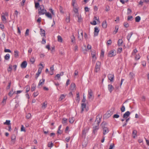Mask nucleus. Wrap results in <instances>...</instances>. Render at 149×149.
Here are the masks:
<instances>
[{"label":"nucleus","instance_id":"nucleus-34","mask_svg":"<svg viewBox=\"0 0 149 149\" xmlns=\"http://www.w3.org/2000/svg\"><path fill=\"white\" fill-rule=\"evenodd\" d=\"M12 66L10 64L8 65V68L7 69V71L8 72H10L12 70Z\"/></svg>","mask_w":149,"mask_h":149},{"label":"nucleus","instance_id":"nucleus-12","mask_svg":"<svg viewBox=\"0 0 149 149\" xmlns=\"http://www.w3.org/2000/svg\"><path fill=\"white\" fill-rule=\"evenodd\" d=\"M94 29V36H97L100 30L97 26L95 27Z\"/></svg>","mask_w":149,"mask_h":149},{"label":"nucleus","instance_id":"nucleus-5","mask_svg":"<svg viewBox=\"0 0 149 149\" xmlns=\"http://www.w3.org/2000/svg\"><path fill=\"white\" fill-rule=\"evenodd\" d=\"M88 98L91 100H93L94 99V96L93 93L91 89H89L88 90Z\"/></svg>","mask_w":149,"mask_h":149},{"label":"nucleus","instance_id":"nucleus-55","mask_svg":"<svg viewBox=\"0 0 149 149\" xmlns=\"http://www.w3.org/2000/svg\"><path fill=\"white\" fill-rule=\"evenodd\" d=\"M31 116V114L30 113H28L26 114V118L28 119Z\"/></svg>","mask_w":149,"mask_h":149},{"label":"nucleus","instance_id":"nucleus-26","mask_svg":"<svg viewBox=\"0 0 149 149\" xmlns=\"http://www.w3.org/2000/svg\"><path fill=\"white\" fill-rule=\"evenodd\" d=\"M8 15V14L7 13H3L2 15V19H6L7 16Z\"/></svg>","mask_w":149,"mask_h":149},{"label":"nucleus","instance_id":"nucleus-2","mask_svg":"<svg viewBox=\"0 0 149 149\" xmlns=\"http://www.w3.org/2000/svg\"><path fill=\"white\" fill-rule=\"evenodd\" d=\"M103 130V134L104 135L108 133L109 131L107 127V123L106 122H103L101 125Z\"/></svg>","mask_w":149,"mask_h":149},{"label":"nucleus","instance_id":"nucleus-32","mask_svg":"<svg viewBox=\"0 0 149 149\" xmlns=\"http://www.w3.org/2000/svg\"><path fill=\"white\" fill-rule=\"evenodd\" d=\"M25 88H26V93H27L30 90V86L29 85H27L26 86Z\"/></svg>","mask_w":149,"mask_h":149},{"label":"nucleus","instance_id":"nucleus-13","mask_svg":"<svg viewBox=\"0 0 149 149\" xmlns=\"http://www.w3.org/2000/svg\"><path fill=\"white\" fill-rule=\"evenodd\" d=\"M27 63L26 61H24L22 63L21 65V67L22 68H25L26 67Z\"/></svg>","mask_w":149,"mask_h":149},{"label":"nucleus","instance_id":"nucleus-33","mask_svg":"<svg viewBox=\"0 0 149 149\" xmlns=\"http://www.w3.org/2000/svg\"><path fill=\"white\" fill-rule=\"evenodd\" d=\"M10 58V54H7L4 56V58L6 60H8Z\"/></svg>","mask_w":149,"mask_h":149},{"label":"nucleus","instance_id":"nucleus-59","mask_svg":"<svg viewBox=\"0 0 149 149\" xmlns=\"http://www.w3.org/2000/svg\"><path fill=\"white\" fill-rule=\"evenodd\" d=\"M29 29H27L25 33V35L26 36H27L29 35Z\"/></svg>","mask_w":149,"mask_h":149},{"label":"nucleus","instance_id":"nucleus-49","mask_svg":"<svg viewBox=\"0 0 149 149\" xmlns=\"http://www.w3.org/2000/svg\"><path fill=\"white\" fill-rule=\"evenodd\" d=\"M122 50V48H121V47L119 48H118V49L117 53H120L121 52Z\"/></svg>","mask_w":149,"mask_h":149},{"label":"nucleus","instance_id":"nucleus-46","mask_svg":"<svg viewBox=\"0 0 149 149\" xmlns=\"http://www.w3.org/2000/svg\"><path fill=\"white\" fill-rule=\"evenodd\" d=\"M78 38L79 40L82 41L83 40V36L80 35V34H78Z\"/></svg>","mask_w":149,"mask_h":149},{"label":"nucleus","instance_id":"nucleus-41","mask_svg":"<svg viewBox=\"0 0 149 149\" xmlns=\"http://www.w3.org/2000/svg\"><path fill=\"white\" fill-rule=\"evenodd\" d=\"M14 92H13V89H12L8 93V95L10 97H11L12 96L13 94H14Z\"/></svg>","mask_w":149,"mask_h":149},{"label":"nucleus","instance_id":"nucleus-25","mask_svg":"<svg viewBox=\"0 0 149 149\" xmlns=\"http://www.w3.org/2000/svg\"><path fill=\"white\" fill-rule=\"evenodd\" d=\"M115 30L113 32V34H115L118 32V26H116L115 27Z\"/></svg>","mask_w":149,"mask_h":149},{"label":"nucleus","instance_id":"nucleus-11","mask_svg":"<svg viewBox=\"0 0 149 149\" xmlns=\"http://www.w3.org/2000/svg\"><path fill=\"white\" fill-rule=\"evenodd\" d=\"M130 113L129 111H127L123 114V117L126 119L130 116Z\"/></svg>","mask_w":149,"mask_h":149},{"label":"nucleus","instance_id":"nucleus-47","mask_svg":"<svg viewBox=\"0 0 149 149\" xmlns=\"http://www.w3.org/2000/svg\"><path fill=\"white\" fill-rule=\"evenodd\" d=\"M35 60L33 57L31 58L30 60V61L33 64L34 63Z\"/></svg>","mask_w":149,"mask_h":149},{"label":"nucleus","instance_id":"nucleus-51","mask_svg":"<svg viewBox=\"0 0 149 149\" xmlns=\"http://www.w3.org/2000/svg\"><path fill=\"white\" fill-rule=\"evenodd\" d=\"M49 11L52 13V15H54L55 13L54 12V10L52 8H50L49 9Z\"/></svg>","mask_w":149,"mask_h":149},{"label":"nucleus","instance_id":"nucleus-43","mask_svg":"<svg viewBox=\"0 0 149 149\" xmlns=\"http://www.w3.org/2000/svg\"><path fill=\"white\" fill-rule=\"evenodd\" d=\"M11 139L12 141L15 140L16 139V136L14 134L12 135L11 137Z\"/></svg>","mask_w":149,"mask_h":149},{"label":"nucleus","instance_id":"nucleus-8","mask_svg":"<svg viewBox=\"0 0 149 149\" xmlns=\"http://www.w3.org/2000/svg\"><path fill=\"white\" fill-rule=\"evenodd\" d=\"M91 54L93 58V62L95 63L96 60L97 59V58L95 56V52L94 50L91 51Z\"/></svg>","mask_w":149,"mask_h":149},{"label":"nucleus","instance_id":"nucleus-39","mask_svg":"<svg viewBox=\"0 0 149 149\" xmlns=\"http://www.w3.org/2000/svg\"><path fill=\"white\" fill-rule=\"evenodd\" d=\"M4 125H10V120H6L5 122L4 123Z\"/></svg>","mask_w":149,"mask_h":149},{"label":"nucleus","instance_id":"nucleus-44","mask_svg":"<svg viewBox=\"0 0 149 149\" xmlns=\"http://www.w3.org/2000/svg\"><path fill=\"white\" fill-rule=\"evenodd\" d=\"M68 120L65 118H63L62 120V123L65 124L67 123Z\"/></svg>","mask_w":149,"mask_h":149},{"label":"nucleus","instance_id":"nucleus-7","mask_svg":"<svg viewBox=\"0 0 149 149\" xmlns=\"http://www.w3.org/2000/svg\"><path fill=\"white\" fill-rule=\"evenodd\" d=\"M116 54V52L115 50H112L110 51L108 54V56L109 57H112L114 56Z\"/></svg>","mask_w":149,"mask_h":149},{"label":"nucleus","instance_id":"nucleus-56","mask_svg":"<svg viewBox=\"0 0 149 149\" xmlns=\"http://www.w3.org/2000/svg\"><path fill=\"white\" fill-rule=\"evenodd\" d=\"M60 11L62 13H63V8L61 6H60V8H59Z\"/></svg>","mask_w":149,"mask_h":149},{"label":"nucleus","instance_id":"nucleus-61","mask_svg":"<svg viewBox=\"0 0 149 149\" xmlns=\"http://www.w3.org/2000/svg\"><path fill=\"white\" fill-rule=\"evenodd\" d=\"M4 52H9L11 53V51L10 50L8 49H6L4 50Z\"/></svg>","mask_w":149,"mask_h":149},{"label":"nucleus","instance_id":"nucleus-14","mask_svg":"<svg viewBox=\"0 0 149 149\" xmlns=\"http://www.w3.org/2000/svg\"><path fill=\"white\" fill-rule=\"evenodd\" d=\"M114 88L111 84H109L108 85V89L110 92L111 93L114 89Z\"/></svg>","mask_w":149,"mask_h":149},{"label":"nucleus","instance_id":"nucleus-6","mask_svg":"<svg viewBox=\"0 0 149 149\" xmlns=\"http://www.w3.org/2000/svg\"><path fill=\"white\" fill-rule=\"evenodd\" d=\"M101 63L100 62L98 61L96 63L95 68V72L97 73L99 71L100 68Z\"/></svg>","mask_w":149,"mask_h":149},{"label":"nucleus","instance_id":"nucleus-45","mask_svg":"<svg viewBox=\"0 0 149 149\" xmlns=\"http://www.w3.org/2000/svg\"><path fill=\"white\" fill-rule=\"evenodd\" d=\"M53 146V144L52 142H49L48 144V146L49 147L52 148Z\"/></svg>","mask_w":149,"mask_h":149},{"label":"nucleus","instance_id":"nucleus-52","mask_svg":"<svg viewBox=\"0 0 149 149\" xmlns=\"http://www.w3.org/2000/svg\"><path fill=\"white\" fill-rule=\"evenodd\" d=\"M21 131H24V132H26V130L23 125H22L21 126Z\"/></svg>","mask_w":149,"mask_h":149},{"label":"nucleus","instance_id":"nucleus-19","mask_svg":"<svg viewBox=\"0 0 149 149\" xmlns=\"http://www.w3.org/2000/svg\"><path fill=\"white\" fill-rule=\"evenodd\" d=\"M137 131L136 130H134L132 132V136L133 138H135L137 136Z\"/></svg>","mask_w":149,"mask_h":149},{"label":"nucleus","instance_id":"nucleus-48","mask_svg":"<svg viewBox=\"0 0 149 149\" xmlns=\"http://www.w3.org/2000/svg\"><path fill=\"white\" fill-rule=\"evenodd\" d=\"M62 74H57L56 76V77L58 79L59 78H60V76L61 75H63V72H62Z\"/></svg>","mask_w":149,"mask_h":149},{"label":"nucleus","instance_id":"nucleus-40","mask_svg":"<svg viewBox=\"0 0 149 149\" xmlns=\"http://www.w3.org/2000/svg\"><path fill=\"white\" fill-rule=\"evenodd\" d=\"M137 50L136 48L132 52V55H134L137 52Z\"/></svg>","mask_w":149,"mask_h":149},{"label":"nucleus","instance_id":"nucleus-42","mask_svg":"<svg viewBox=\"0 0 149 149\" xmlns=\"http://www.w3.org/2000/svg\"><path fill=\"white\" fill-rule=\"evenodd\" d=\"M44 67L42 66V67H40L38 68V72L40 74L42 70V69Z\"/></svg>","mask_w":149,"mask_h":149},{"label":"nucleus","instance_id":"nucleus-30","mask_svg":"<svg viewBox=\"0 0 149 149\" xmlns=\"http://www.w3.org/2000/svg\"><path fill=\"white\" fill-rule=\"evenodd\" d=\"M88 129H84L82 131V134L83 135H84V136H85L86 133L88 132Z\"/></svg>","mask_w":149,"mask_h":149},{"label":"nucleus","instance_id":"nucleus-23","mask_svg":"<svg viewBox=\"0 0 149 149\" xmlns=\"http://www.w3.org/2000/svg\"><path fill=\"white\" fill-rule=\"evenodd\" d=\"M133 34V33L132 32H131L130 33L128 34L127 36V39L128 41V42H129L130 39Z\"/></svg>","mask_w":149,"mask_h":149},{"label":"nucleus","instance_id":"nucleus-27","mask_svg":"<svg viewBox=\"0 0 149 149\" xmlns=\"http://www.w3.org/2000/svg\"><path fill=\"white\" fill-rule=\"evenodd\" d=\"M74 117H72L69 118V121L70 123H72L74 121Z\"/></svg>","mask_w":149,"mask_h":149},{"label":"nucleus","instance_id":"nucleus-17","mask_svg":"<svg viewBox=\"0 0 149 149\" xmlns=\"http://www.w3.org/2000/svg\"><path fill=\"white\" fill-rule=\"evenodd\" d=\"M72 5L73 7H76L78 6L76 0H72Z\"/></svg>","mask_w":149,"mask_h":149},{"label":"nucleus","instance_id":"nucleus-10","mask_svg":"<svg viewBox=\"0 0 149 149\" xmlns=\"http://www.w3.org/2000/svg\"><path fill=\"white\" fill-rule=\"evenodd\" d=\"M108 79L110 80V81L112 82L114 80V75L112 74H109L108 76Z\"/></svg>","mask_w":149,"mask_h":149},{"label":"nucleus","instance_id":"nucleus-58","mask_svg":"<svg viewBox=\"0 0 149 149\" xmlns=\"http://www.w3.org/2000/svg\"><path fill=\"white\" fill-rule=\"evenodd\" d=\"M119 117V116L117 114H114L113 116V118H118Z\"/></svg>","mask_w":149,"mask_h":149},{"label":"nucleus","instance_id":"nucleus-20","mask_svg":"<svg viewBox=\"0 0 149 149\" xmlns=\"http://www.w3.org/2000/svg\"><path fill=\"white\" fill-rule=\"evenodd\" d=\"M86 104L84 103H82L81 104V112H83V111H84V109L86 108Z\"/></svg>","mask_w":149,"mask_h":149},{"label":"nucleus","instance_id":"nucleus-29","mask_svg":"<svg viewBox=\"0 0 149 149\" xmlns=\"http://www.w3.org/2000/svg\"><path fill=\"white\" fill-rule=\"evenodd\" d=\"M45 15L49 18H52V15L50 14V13L49 12H46L45 13Z\"/></svg>","mask_w":149,"mask_h":149},{"label":"nucleus","instance_id":"nucleus-54","mask_svg":"<svg viewBox=\"0 0 149 149\" xmlns=\"http://www.w3.org/2000/svg\"><path fill=\"white\" fill-rule=\"evenodd\" d=\"M114 146V144L113 143L111 144L109 148V149H113Z\"/></svg>","mask_w":149,"mask_h":149},{"label":"nucleus","instance_id":"nucleus-15","mask_svg":"<svg viewBox=\"0 0 149 149\" xmlns=\"http://www.w3.org/2000/svg\"><path fill=\"white\" fill-rule=\"evenodd\" d=\"M47 102L46 101H45L42 104V106L41 108L42 109H45L47 106Z\"/></svg>","mask_w":149,"mask_h":149},{"label":"nucleus","instance_id":"nucleus-24","mask_svg":"<svg viewBox=\"0 0 149 149\" xmlns=\"http://www.w3.org/2000/svg\"><path fill=\"white\" fill-rule=\"evenodd\" d=\"M71 39V42L73 43H75V37H74L73 34L70 37Z\"/></svg>","mask_w":149,"mask_h":149},{"label":"nucleus","instance_id":"nucleus-21","mask_svg":"<svg viewBox=\"0 0 149 149\" xmlns=\"http://www.w3.org/2000/svg\"><path fill=\"white\" fill-rule=\"evenodd\" d=\"M102 27L104 29H105L107 28V23L106 21H104L102 23Z\"/></svg>","mask_w":149,"mask_h":149},{"label":"nucleus","instance_id":"nucleus-37","mask_svg":"<svg viewBox=\"0 0 149 149\" xmlns=\"http://www.w3.org/2000/svg\"><path fill=\"white\" fill-rule=\"evenodd\" d=\"M58 40V42H62L63 41L62 38L60 36H57Z\"/></svg>","mask_w":149,"mask_h":149},{"label":"nucleus","instance_id":"nucleus-36","mask_svg":"<svg viewBox=\"0 0 149 149\" xmlns=\"http://www.w3.org/2000/svg\"><path fill=\"white\" fill-rule=\"evenodd\" d=\"M78 34H80V35L83 36V32L81 29L78 30Z\"/></svg>","mask_w":149,"mask_h":149},{"label":"nucleus","instance_id":"nucleus-3","mask_svg":"<svg viewBox=\"0 0 149 149\" xmlns=\"http://www.w3.org/2000/svg\"><path fill=\"white\" fill-rule=\"evenodd\" d=\"M79 7L78 6L76 7H73V11L74 13V17L75 18H77V19H81V16L78 13V9Z\"/></svg>","mask_w":149,"mask_h":149},{"label":"nucleus","instance_id":"nucleus-35","mask_svg":"<svg viewBox=\"0 0 149 149\" xmlns=\"http://www.w3.org/2000/svg\"><path fill=\"white\" fill-rule=\"evenodd\" d=\"M36 85L34 84H32L31 89V91H33L35 90L36 89Z\"/></svg>","mask_w":149,"mask_h":149},{"label":"nucleus","instance_id":"nucleus-31","mask_svg":"<svg viewBox=\"0 0 149 149\" xmlns=\"http://www.w3.org/2000/svg\"><path fill=\"white\" fill-rule=\"evenodd\" d=\"M123 43V41L121 39H119L118 40V45L119 46H120L122 45V43Z\"/></svg>","mask_w":149,"mask_h":149},{"label":"nucleus","instance_id":"nucleus-9","mask_svg":"<svg viewBox=\"0 0 149 149\" xmlns=\"http://www.w3.org/2000/svg\"><path fill=\"white\" fill-rule=\"evenodd\" d=\"M45 81V79L43 78H42L41 80H40L38 85V87H40V86H42L44 84Z\"/></svg>","mask_w":149,"mask_h":149},{"label":"nucleus","instance_id":"nucleus-57","mask_svg":"<svg viewBox=\"0 0 149 149\" xmlns=\"http://www.w3.org/2000/svg\"><path fill=\"white\" fill-rule=\"evenodd\" d=\"M124 25L125 28H127L129 26L127 22L124 23Z\"/></svg>","mask_w":149,"mask_h":149},{"label":"nucleus","instance_id":"nucleus-62","mask_svg":"<svg viewBox=\"0 0 149 149\" xmlns=\"http://www.w3.org/2000/svg\"><path fill=\"white\" fill-rule=\"evenodd\" d=\"M140 58V56L139 54L136 55L135 57V58L136 60H138Z\"/></svg>","mask_w":149,"mask_h":149},{"label":"nucleus","instance_id":"nucleus-38","mask_svg":"<svg viewBox=\"0 0 149 149\" xmlns=\"http://www.w3.org/2000/svg\"><path fill=\"white\" fill-rule=\"evenodd\" d=\"M65 97V95L63 94H61L59 98V100L60 101H61Z\"/></svg>","mask_w":149,"mask_h":149},{"label":"nucleus","instance_id":"nucleus-50","mask_svg":"<svg viewBox=\"0 0 149 149\" xmlns=\"http://www.w3.org/2000/svg\"><path fill=\"white\" fill-rule=\"evenodd\" d=\"M121 111L122 112H123L125 111V106L123 105H122V107L120 109Z\"/></svg>","mask_w":149,"mask_h":149},{"label":"nucleus","instance_id":"nucleus-63","mask_svg":"<svg viewBox=\"0 0 149 149\" xmlns=\"http://www.w3.org/2000/svg\"><path fill=\"white\" fill-rule=\"evenodd\" d=\"M38 94V92H34L33 93V96L34 97H36Z\"/></svg>","mask_w":149,"mask_h":149},{"label":"nucleus","instance_id":"nucleus-4","mask_svg":"<svg viewBox=\"0 0 149 149\" xmlns=\"http://www.w3.org/2000/svg\"><path fill=\"white\" fill-rule=\"evenodd\" d=\"M38 11L40 15H43L46 13V10L45 9L44 6L41 5L39 6Z\"/></svg>","mask_w":149,"mask_h":149},{"label":"nucleus","instance_id":"nucleus-22","mask_svg":"<svg viewBox=\"0 0 149 149\" xmlns=\"http://www.w3.org/2000/svg\"><path fill=\"white\" fill-rule=\"evenodd\" d=\"M7 99V97L6 95L4 97L3 100L2 102V103L3 104V105L5 104L6 103V100Z\"/></svg>","mask_w":149,"mask_h":149},{"label":"nucleus","instance_id":"nucleus-18","mask_svg":"<svg viewBox=\"0 0 149 149\" xmlns=\"http://www.w3.org/2000/svg\"><path fill=\"white\" fill-rule=\"evenodd\" d=\"M40 34L42 36H45V31L42 28L40 29Z\"/></svg>","mask_w":149,"mask_h":149},{"label":"nucleus","instance_id":"nucleus-16","mask_svg":"<svg viewBox=\"0 0 149 149\" xmlns=\"http://www.w3.org/2000/svg\"><path fill=\"white\" fill-rule=\"evenodd\" d=\"M75 85L74 83H72L70 86V89L71 90L73 91L75 89Z\"/></svg>","mask_w":149,"mask_h":149},{"label":"nucleus","instance_id":"nucleus-64","mask_svg":"<svg viewBox=\"0 0 149 149\" xmlns=\"http://www.w3.org/2000/svg\"><path fill=\"white\" fill-rule=\"evenodd\" d=\"M0 28L2 29L4 28L3 25L2 23H0Z\"/></svg>","mask_w":149,"mask_h":149},{"label":"nucleus","instance_id":"nucleus-1","mask_svg":"<svg viewBox=\"0 0 149 149\" xmlns=\"http://www.w3.org/2000/svg\"><path fill=\"white\" fill-rule=\"evenodd\" d=\"M95 121L97 122V125L93 127V133L94 134H95L96 133L97 130H98L99 128V125L101 121V118L99 115L97 116L96 119Z\"/></svg>","mask_w":149,"mask_h":149},{"label":"nucleus","instance_id":"nucleus-60","mask_svg":"<svg viewBox=\"0 0 149 149\" xmlns=\"http://www.w3.org/2000/svg\"><path fill=\"white\" fill-rule=\"evenodd\" d=\"M90 23L93 25H95L97 24L95 20H94L92 22H91Z\"/></svg>","mask_w":149,"mask_h":149},{"label":"nucleus","instance_id":"nucleus-53","mask_svg":"<svg viewBox=\"0 0 149 149\" xmlns=\"http://www.w3.org/2000/svg\"><path fill=\"white\" fill-rule=\"evenodd\" d=\"M5 37V35L4 33H3L2 34L1 38L3 40H4Z\"/></svg>","mask_w":149,"mask_h":149},{"label":"nucleus","instance_id":"nucleus-28","mask_svg":"<svg viewBox=\"0 0 149 149\" xmlns=\"http://www.w3.org/2000/svg\"><path fill=\"white\" fill-rule=\"evenodd\" d=\"M14 56L15 58L19 56V52L17 50H16L14 51Z\"/></svg>","mask_w":149,"mask_h":149}]
</instances>
